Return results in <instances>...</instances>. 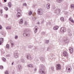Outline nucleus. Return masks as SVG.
<instances>
[{
  "label": "nucleus",
  "instance_id": "1",
  "mask_svg": "<svg viewBox=\"0 0 74 74\" xmlns=\"http://www.w3.org/2000/svg\"><path fill=\"white\" fill-rule=\"evenodd\" d=\"M45 67L43 65H41L40 69L39 71V73L41 74H45Z\"/></svg>",
  "mask_w": 74,
  "mask_h": 74
},
{
  "label": "nucleus",
  "instance_id": "2",
  "mask_svg": "<svg viewBox=\"0 0 74 74\" xmlns=\"http://www.w3.org/2000/svg\"><path fill=\"white\" fill-rule=\"evenodd\" d=\"M27 32H28V30H27V29H25L24 30L23 34V36L24 37H27V36H29L30 35V33Z\"/></svg>",
  "mask_w": 74,
  "mask_h": 74
},
{
  "label": "nucleus",
  "instance_id": "3",
  "mask_svg": "<svg viewBox=\"0 0 74 74\" xmlns=\"http://www.w3.org/2000/svg\"><path fill=\"white\" fill-rule=\"evenodd\" d=\"M17 17L18 18H19L20 16H21V10L18 8L17 10Z\"/></svg>",
  "mask_w": 74,
  "mask_h": 74
},
{
  "label": "nucleus",
  "instance_id": "4",
  "mask_svg": "<svg viewBox=\"0 0 74 74\" xmlns=\"http://www.w3.org/2000/svg\"><path fill=\"white\" fill-rule=\"evenodd\" d=\"M38 13L39 15H42V14H43L42 10L41 9H38Z\"/></svg>",
  "mask_w": 74,
  "mask_h": 74
},
{
  "label": "nucleus",
  "instance_id": "5",
  "mask_svg": "<svg viewBox=\"0 0 74 74\" xmlns=\"http://www.w3.org/2000/svg\"><path fill=\"white\" fill-rule=\"evenodd\" d=\"M61 69V66H60V64H57L56 65V70H59L60 69Z\"/></svg>",
  "mask_w": 74,
  "mask_h": 74
},
{
  "label": "nucleus",
  "instance_id": "6",
  "mask_svg": "<svg viewBox=\"0 0 74 74\" xmlns=\"http://www.w3.org/2000/svg\"><path fill=\"white\" fill-rule=\"evenodd\" d=\"M19 56V53H14V56L15 58H18Z\"/></svg>",
  "mask_w": 74,
  "mask_h": 74
},
{
  "label": "nucleus",
  "instance_id": "7",
  "mask_svg": "<svg viewBox=\"0 0 74 74\" xmlns=\"http://www.w3.org/2000/svg\"><path fill=\"white\" fill-rule=\"evenodd\" d=\"M26 58L28 60H29V59H30V60H32V57H31V56H30V54H28L27 55Z\"/></svg>",
  "mask_w": 74,
  "mask_h": 74
},
{
  "label": "nucleus",
  "instance_id": "8",
  "mask_svg": "<svg viewBox=\"0 0 74 74\" xmlns=\"http://www.w3.org/2000/svg\"><path fill=\"white\" fill-rule=\"evenodd\" d=\"M60 31L62 33H64L66 31V28L64 27H62Z\"/></svg>",
  "mask_w": 74,
  "mask_h": 74
},
{
  "label": "nucleus",
  "instance_id": "9",
  "mask_svg": "<svg viewBox=\"0 0 74 74\" xmlns=\"http://www.w3.org/2000/svg\"><path fill=\"white\" fill-rule=\"evenodd\" d=\"M63 55L64 56H68V53H67V52L66 51H64L63 53Z\"/></svg>",
  "mask_w": 74,
  "mask_h": 74
},
{
  "label": "nucleus",
  "instance_id": "10",
  "mask_svg": "<svg viewBox=\"0 0 74 74\" xmlns=\"http://www.w3.org/2000/svg\"><path fill=\"white\" fill-rule=\"evenodd\" d=\"M18 69L19 71H21V70L22 69V67L21 64H19L18 65Z\"/></svg>",
  "mask_w": 74,
  "mask_h": 74
},
{
  "label": "nucleus",
  "instance_id": "11",
  "mask_svg": "<svg viewBox=\"0 0 74 74\" xmlns=\"http://www.w3.org/2000/svg\"><path fill=\"white\" fill-rule=\"evenodd\" d=\"M69 50H70V53H73V49L72 48V47H70Z\"/></svg>",
  "mask_w": 74,
  "mask_h": 74
},
{
  "label": "nucleus",
  "instance_id": "12",
  "mask_svg": "<svg viewBox=\"0 0 74 74\" xmlns=\"http://www.w3.org/2000/svg\"><path fill=\"white\" fill-rule=\"evenodd\" d=\"M2 42H3V38H1L0 39V45H1Z\"/></svg>",
  "mask_w": 74,
  "mask_h": 74
},
{
  "label": "nucleus",
  "instance_id": "13",
  "mask_svg": "<svg viewBox=\"0 0 74 74\" xmlns=\"http://www.w3.org/2000/svg\"><path fill=\"white\" fill-rule=\"evenodd\" d=\"M27 66L28 67H30L31 68H33V65L32 64H28L27 65Z\"/></svg>",
  "mask_w": 74,
  "mask_h": 74
},
{
  "label": "nucleus",
  "instance_id": "14",
  "mask_svg": "<svg viewBox=\"0 0 74 74\" xmlns=\"http://www.w3.org/2000/svg\"><path fill=\"white\" fill-rule=\"evenodd\" d=\"M68 33H69L68 34V36H70V37H71V36H72V34L70 33V30H68Z\"/></svg>",
  "mask_w": 74,
  "mask_h": 74
},
{
  "label": "nucleus",
  "instance_id": "15",
  "mask_svg": "<svg viewBox=\"0 0 74 74\" xmlns=\"http://www.w3.org/2000/svg\"><path fill=\"white\" fill-rule=\"evenodd\" d=\"M66 70H68L69 71H70V66L67 67Z\"/></svg>",
  "mask_w": 74,
  "mask_h": 74
},
{
  "label": "nucleus",
  "instance_id": "16",
  "mask_svg": "<svg viewBox=\"0 0 74 74\" xmlns=\"http://www.w3.org/2000/svg\"><path fill=\"white\" fill-rule=\"evenodd\" d=\"M58 28H59V26H56V27H54L53 29L55 30H56L58 29Z\"/></svg>",
  "mask_w": 74,
  "mask_h": 74
},
{
  "label": "nucleus",
  "instance_id": "17",
  "mask_svg": "<svg viewBox=\"0 0 74 74\" xmlns=\"http://www.w3.org/2000/svg\"><path fill=\"white\" fill-rule=\"evenodd\" d=\"M10 42L11 44L12 47H13V46L14 45V43L12 42V40H10Z\"/></svg>",
  "mask_w": 74,
  "mask_h": 74
},
{
  "label": "nucleus",
  "instance_id": "18",
  "mask_svg": "<svg viewBox=\"0 0 74 74\" xmlns=\"http://www.w3.org/2000/svg\"><path fill=\"white\" fill-rule=\"evenodd\" d=\"M47 9H49L50 8V4L49 3H48L47 5Z\"/></svg>",
  "mask_w": 74,
  "mask_h": 74
},
{
  "label": "nucleus",
  "instance_id": "19",
  "mask_svg": "<svg viewBox=\"0 0 74 74\" xmlns=\"http://www.w3.org/2000/svg\"><path fill=\"white\" fill-rule=\"evenodd\" d=\"M37 28H38V27L37 26L35 27V30L34 31V32L35 33H37V30H38Z\"/></svg>",
  "mask_w": 74,
  "mask_h": 74
},
{
  "label": "nucleus",
  "instance_id": "20",
  "mask_svg": "<svg viewBox=\"0 0 74 74\" xmlns=\"http://www.w3.org/2000/svg\"><path fill=\"white\" fill-rule=\"evenodd\" d=\"M40 60L41 61H44L45 60V58L43 57H41L40 58Z\"/></svg>",
  "mask_w": 74,
  "mask_h": 74
},
{
  "label": "nucleus",
  "instance_id": "21",
  "mask_svg": "<svg viewBox=\"0 0 74 74\" xmlns=\"http://www.w3.org/2000/svg\"><path fill=\"white\" fill-rule=\"evenodd\" d=\"M21 62H22V63H25V60L23 59H21Z\"/></svg>",
  "mask_w": 74,
  "mask_h": 74
},
{
  "label": "nucleus",
  "instance_id": "22",
  "mask_svg": "<svg viewBox=\"0 0 74 74\" xmlns=\"http://www.w3.org/2000/svg\"><path fill=\"white\" fill-rule=\"evenodd\" d=\"M23 23V19L21 18V19H20V21H19V23L20 24H22Z\"/></svg>",
  "mask_w": 74,
  "mask_h": 74
},
{
  "label": "nucleus",
  "instance_id": "23",
  "mask_svg": "<svg viewBox=\"0 0 74 74\" xmlns=\"http://www.w3.org/2000/svg\"><path fill=\"white\" fill-rule=\"evenodd\" d=\"M71 8H73V9H74V4H71Z\"/></svg>",
  "mask_w": 74,
  "mask_h": 74
},
{
  "label": "nucleus",
  "instance_id": "24",
  "mask_svg": "<svg viewBox=\"0 0 74 74\" xmlns=\"http://www.w3.org/2000/svg\"><path fill=\"white\" fill-rule=\"evenodd\" d=\"M6 29H8V30H10L11 29V27L8 26L6 27Z\"/></svg>",
  "mask_w": 74,
  "mask_h": 74
},
{
  "label": "nucleus",
  "instance_id": "25",
  "mask_svg": "<svg viewBox=\"0 0 74 74\" xmlns=\"http://www.w3.org/2000/svg\"><path fill=\"white\" fill-rule=\"evenodd\" d=\"M2 60L3 61V62H6V59L4 57H3L2 58Z\"/></svg>",
  "mask_w": 74,
  "mask_h": 74
},
{
  "label": "nucleus",
  "instance_id": "26",
  "mask_svg": "<svg viewBox=\"0 0 74 74\" xmlns=\"http://www.w3.org/2000/svg\"><path fill=\"white\" fill-rule=\"evenodd\" d=\"M8 7H11V6L12 5L11 4V3L10 2L8 3Z\"/></svg>",
  "mask_w": 74,
  "mask_h": 74
},
{
  "label": "nucleus",
  "instance_id": "27",
  "mask_svg": "<svg viewBox=\"0 0 74 74\" xmlns=\"http://www.w3.org/2000/svg\"><path fill=\"white\" fill-rule=\"evenodd\" d=\"M32 19L33 21H36V17L34 16L32 17Z\"/></svg>",
  "mask_w": 74,
  "mask_h": 74
},
{
  "label": "nucleus",
  "instance_id": "28",
  "mask_svg": "<svg viewBox=\"0 0 74 74\" xmlns=\"http://www.w3.org/2000/svg\"><path fill=\"white\" fill-rule=\"evenodd\" d=\"M49 40H45V43L46 44H49Z\"/></svg>",
  "mask_w": 74,
  "mask_h": 74
},
{
  "label": "nucleus",
  "instance_id": "29",
  "mask_svg": "<svg viewBox=\"0 0 74 74\" xmlns=\"http://www.w3.org/2000/svg\"><path fill=\"white\" fill-rule=\"evenodd\" d=\"M60 19L61 21H64V18L62 17H61L60 18Z\"/></svg>",
  "mask_w": 74,
  "mask_h": 74
},
{
  "label": "nucleus",
  "instance_id": "30",
  "mask_svg": "<svg viewBox=\"0 0 74 74\" xmlns=\"http://www.w3.org/2000/svg\"><path fill=\"white\" fill-rule=\"evenodd\" d=\"M6 48H7L8 49H9L10 48V46H9V45L7 44L6 45Z\"/></svg>",
  "mask_w": 74,
  "mask_h": 74
},
{
  "label": "nucleus",
  "instance_id": "31",
  "mask_svg": "<svg viewBox=\"0 0 74 74\" xmlns=\"http://www.w3.org/2000/svg\"><path fill=\"white\" fill-rule=\"evenodd\" d=\"M4 9L6 11H8V8L7 7H4Z\"/></svg>",
  "mask_w": 74,
  "mask_h": 74
},
{
  "label": "nucleus",
  "instance_id": "32",
  "mask_svg": "<svg viewBox=\"0 0 74 74\" xmlns=\"http://www.w3.org/2000/svg\"><path fill=\"white\" fill-rule=\"evenodd\" d=\"M28 48L29 49H31V48H33V46L31 45L29 46Z\"/></svg>",
  "mask_w": 74,
  "mask_h": 74
},
{
  "label": "nucleus",
  "instance_id": "33",
  "mask_svg": "<svg viewBox=\"0 0 74 74\" xmlns=\"http://www.w3.org/2000/svg\"><path fill=\"white\" fill-rule=\"evenodd\" d=\"M64 42L65 43H67V42H69V40L66 39L64 41Z\"/></svg>",
  "mask_w": 74,
  "mask_h": 74
},
{
  "label": "nucleus",
  "instance_id": "34",
  "mask_svg": "<svg viewBox=\"0 0 74 74\" xmlns=\"http://www.w3.org/2000/svg\"><path fill=\"white\" fill-rule=\"evenodd\" d=\"M29 15H30L32 14V12L30 11L29 12Z\"/></svg>",
  "mask_w": 74,
  "mask_h": 74
},
{
  "label": "nucleus",
  "instance_id": "35",
  "mask_svg": "<svg viewBox=\"0 0 74 74\" xmlns=\"http://www.w3.org/2000/svg\"><path fill=\"white\" fill-rule=\"evenodd\" d=\"M27 25V21H25L24 23V25L26 26Z\"/></svg>",
  "mask_w": 74,
  "mask_h": 74
},
{
  "label": "nucleus",
  "instance_id": "36",
  "mask_svg": "<svg viewBox=\"0 0 74 74\" xmlns=\"http://www.w3.org/2000/svg\"><path fill=\"white\" fill-rule=\"evenodd\" d=\"M51 69L53 71H54V67H52L51 68Z\"/></svg>",
  "mask_w": 74,
  "mask_h": 74
},
{
  "label": "nucleus",
  "instance_id": "37",
  "mask_svg": "<svg viewBox=\"0 0 74 74\" xmlns=\"http://www.w3.org/2000/svg\"><path fill=\"white\" fill-rule=\"evenodd\" d=\"M57 1L58 3H60L62 1V0H57Z\"/></svg>",
  "mask_w": 74,
  "mask_h": 74
},
{
  "label": "nucleus",
  "instance_id": "38",
  "mask_svg": "<svg viewBox=\"0 0 74 74\" xmlns=\"http://www.w3.org/2000/svg\"><path fill=\"white\" fill-rule=\"evenodd\" d=\"M18 38V36L16 35L15 36V37L14 38L15 39H17V38Z\"/></svg>",
  "mask_w": 74,
  "mask_h": 74
},
{
  "label": "nucleus",
  "instance_id": "39",
  "mask_svg": "<svg viewBox=\"0 0 74 74\" xmlns=\"http://www.w3.org/2000/svg\"><path fill=\"white\" fill-rule=\"evenodd\" d=\"M0 69H3V66L2 65L0 66Z\"/></svg>",
  "mask_w": 74,
  "mask_h": 74
},
{
  "label": "nucleus",
  "instance_id": "40",
  "mask_svg": "<svg viewBox=\"0 0 74 74\" xmlns=\"http://www.w3.org/2000/svg\"><path fill=\"white\" fill-rule=\"evenodd\" d=\"M5 74H9L8 71H6L5 72Z\"/></svg>",
  "mask_w": 74,
  "mask_h": 74
},
{
  "label": "nucleus",
  "instance_id": "41",
  "mask_svg": "<svg viewBox=\"0 0 74 74\" xmlns=\"http://www.w3.org/2000/svg\"><path fill=\"white\" fill-rule=\"evenodd\" d=\"M6 57H10V54H8L6 56Z\"/></svg>",
  "mask_w": 74,
  "mask_h": 74
},
{
  "label": "nucleus",
  "instance_id": "42",
  "mask_svg": "<svg viewBox=\"0 0 74 74\" xmlns=\"http://www.w3.org/2000/svg\"><path fill=\"white\" fill-rule=\"evenodd\" d=\"M49 49H50V48L49 47H47V51H49Z\"/></svg>",
  "mask_w": 74,
  "mask_h": 74
},
{
  "label": "nucleus",
  "instance_id": "43",
  "mask_svg": "<svg viewBox=\"0 0 74 74\" xmlns=\"http://www.w3.org/2000/svg\"><path fill=\"white\" fill-rule=\"evenodd\" d=\"M27 5V4H26V3H24L23 4V6H26V5Z\"/></svg>",
  "mask_w": 74,
  "mask_h": 74
},
{
  "label": "nucleus",
  "instance_id": "44",
  "mask_svg": "<svg viewBox=\"0 0 74 74\" xmlns=\"http://www.w3.org/2000/svg\"><path fill=\"white\" fill-rule=\"evenodd\" d=\"M0 12L1 13V14H2L3 13V10H0Z\"/></svg>",
  "mask_w": 74,
  "mask_h": 74
},
{
  "label": "nucleus",
  "instance_id": "45",
  "mask_svg": "<svg viewBox=\"0 0 74 74\" xmlns=\"http://www.w3.org/2000/svg\"><path fill=\"white\" fill-rule=\"evenodd\" d=\"M5 16L6 18H8V15L7 14H5Z\"/></svg>",
  "mask_w": 74,
  "mask_h": 74
},
{
  "label": "nucleus",
  "instance_id": "46",
  "mask_svg": "<svg viewBox=\"0 0 74 74\" xmlns=\"http://www.w3.org/2000/svg\"><path fill=\"white\" fill-rule=\"evenodd\" d=\"M0 29L1 30L2 29V27L1 25H0Z\"/></svg>",
  "mask_w": 74,
  "mask_h": 74
},
{
  "label": "nucleus",
  "instance_id": "47",
  "mask_svg": "<svg viewBox=\"0 0 74 74\" xmlns=\"http://www.w3.org/2000/svg\"><path fill=\"white\" fill-rule=\"evenodd\" d=\"M34 71H37V68H35L34 69Z\"/></svg>",
  "mask_w": 74,
  "mask_h": 74
},
{
  "label": "nucleus",
  "instance_id": "48",
  "mask_svg": "<svg viewBox=\"0 0 74 74\" xmlns=\"http://www.w3.org/2000/svg\"><path fill=\"white\" fill-rule=\"evenodd\" d=\"M72 20H73V19H72V18H69V20L70 21H72Z\"/></svg>",
  "mask_w": 74,
  "mask_h": 74
},
{
  "label": "nucleus",
  "instance_id": "49",
  "mask_svg": "<svg viewBox=\"0 0 74 74\" xmlns=\"http://www.w3.org/2000/svg\"><path fill=\"white\" fill-rule=\"evenodd\" d=\"M3 5L0 2V7H1V6H2Z\"/></svg>",
  "mask_w": 74,
  "mask_h": 74
},
{
  "label": "nucleus",
  "instance_id": "50",
  "mask_svg": "<svg viewBox=\"0 0 74 74\" xmlns=\"http://www.w3.org/2000/svg\"><path fill=\"white\" fill-rule=\"evenodd\" d=\"M45 34V32H43L42 33V34Z\"/></svg>",
  "mask_w": 74,
  "mask_h": 74
},
{
  "label": "nucleus",
  "instance_id": "51",
  "mask_svg": "<svg viewBox=\"0 0 74 74\" xmlns=\"http://www.w3.org/2000/svg\"><path fill=\"white\" fill-rule=\"evenodd\" d=\"M36 6V5H33V6H32V7H33V8H34V7H35V6Z\"/></svg>",
  "mask_w": 74,
  "mask_h": 74
},
{
  "label": "nucleus",
  "instance_id": "52",
  "mask_svg": "<svg viewBox=\"0 0 74 74\" xmlns=\"http://www.w3.org/2000/svg\"><path fill=\"white\" fill-rule=\"evenodd\" d=\"M71 22H72V23H74V21L73 20H71Z\"/></svg>",
  "mask_w": 74,
  "mask_h": 74
},
{
  "label": "nucleus",
  "instance_id": "53",
  "mask_svg": "<svg viewBox=\"0 0 74 74\" xmlns=\"http://www.w3.org/2000/svg\"><path fill=\"white\" fill-rule=\"evenodd\" d=\"M14 62H12V65H13L14 64Z\"/></svg>",
  "mask_w": 74,
  "mask_h": 74
},
{
  "label": "nucleus",
  "instance_id": "54",
  "mask_svg": "<svg viewBox=\"0 0 74 74\" xmlns=\"http://www.w3.org/2000/svg\"><path fill=\"white\" fill-rule=\"evenodd\" d=\"M4 0V2H7V0Z\"/></svg>",
  "mask_w": 74,
  "mask_h": 74
},
{
  "label": "nucleus",
  "instance_id": "55",
  "mask_svg": "<svg viewBox=\"0 0 74 74\" xmlns=\"http://www.w3.org/2000/svg\"><path fill=\"white\" fill-rule=\"evenodd\" d=\"M37 24L38 25H40V22H38V23H37Z\"/></svg>",
  "mask_w": 74,
  "mask_h": 74
},
{
  "label": "nucleus",
  "instance_id": "56",
  "mask_svg": "<svg viewBox=\"0 0 74 74\" xmlns=\"http://www.w3.org/2000/svg\"><path fill=\"white\" fill-rule=\"evenodd\" d=\"M42 23H44V20H43L42 22Z\"/></svg>",
  "mask_w": 74,
  "mask_h": 74
},
{
  "label": "nucleus",
  "instance_id": "57",
  "mask_svg": "<svg viewBox=\"0 0 74 74\" xmlns=\"http://www.w3.org/2000/svg\"><path fill=\"white\" fill-rule=\"evenodd\" d=\"M58 11L59 12H60V9H58Z\"/></svg>",
  "mask_w": 74,
  "mask_h": 74
},
{
  "label": "nucleus",
  "instance_id": "58",
  "mask_svg": "<svg viewBox=\"0 0 74 74\" xmlns=\"http://www.w3.org/2000/svg\"><path fill=\"white\" fill-rule=\"evenodd\" d=\"M47 1H49V0H47Z\"/></svg>",
  "mask_w": 74,
  "mask_h": 74
},
{
  "label": "nucleus",
  "instance_id": "59",
  "mask_svg": "<svg viewBox=\"0 0 74 74\" xmlns=\"http://www.w3.org/2000/svg\"><path fill=\"white\" fill-rule=\"evenodd\" d=\"M59 45H60V44H59Z\"/></svg>",
  "mask_w": 74,
  "mask_h": 74
}]
</instances>
